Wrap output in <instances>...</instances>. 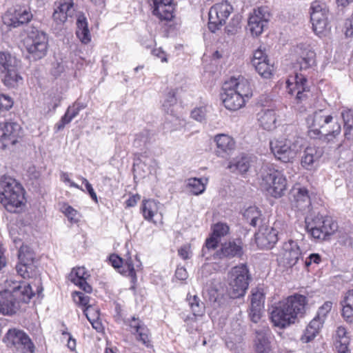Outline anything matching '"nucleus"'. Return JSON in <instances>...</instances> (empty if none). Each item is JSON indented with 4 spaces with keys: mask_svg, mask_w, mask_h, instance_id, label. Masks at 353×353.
<instances>
[{
    "mask_svg": "<svg viewBox=\"0 0 353 353\" xmlns=\"http://www.w3.org/2000/svg\"><path fill=\"white\" fill-rule=\"evenodd\" d=\"M79 112L77 105H73L72 106H70L63 115L67 119V120H65L66 122H70L72 119L78 115Z\"/></svg>",
    "mask_w": 353,
    "mask_h": 353,
    "instance_id": "338daca9",
    "label": "nucleus"
},
{
    "mask_svg": "<svg viewBox=\"0 0 353 353\" xmlns=\"http://www.w3.org/2000/svg\"><path fill=\"white\" fill-rule=\"evenodd\" d=\"M330 13L325 3L314 1L310 7V20L316 34H322L328 28Z\"/></svg>",
    "mask_w": 353,
    "mask_h": 353,
    "instance_id": "1a4fd4ad",
    "label": "nucleus"
},
{
    "mask_svg": "<svg viewBox=\"0 0 353 353\" xmlns=\"http://www.w3.org/2000/svg\"><path fill=\"white\" fill-rule=\"evenodd\" d=\"M296 53L298 57H307L309 61H315V52L312 50L310 46L306 44H299L296 46Z\"/></svg>",
    "mask_w": 353,
    "mask_h": 353,
    "instance_id": "c03bdc74",
    "label": "nucleus"
},
{
    "mask_svg": "<svg viewBox=\"0 0 353 353\" xmlns=\"http://www.w3.org/2000/svg\"><path fill=\"white\" fill-rule=\"evenodd\" d=\"M350 336L345 329L343 326H339L334 335V344L336 345H350Z\"/></svg>",
    "mask_w": 353,
    "mask_h": 353,
    "instance_id": "a18cd8bd",
    "label": "nucleus"
},
{
    "mask_svg": "<svg viewBox=\"0 0 353 353\" xmlns=\"http://www.w3.org/2000/svg\"><path fill=\"white\" fill-rule=\"evenodd\" d=\"M20 308V301L9 290L0 292V314L12 316Z\"/></svg>",
    "mask_w": 353,
    "mask_h": 353,
    "instance_id": "dca6fc26",
    "label": "nucleus"
},
{
    "mask_svg": "<svg viewBox=\"0 0 353 353\" xmlns=\"http://www.w3.org/2000/svg\"><path fill=\"white\" fill-rule=\"evenodd\" d=\"M343 120L344 136L347 140L353 139V110H345L341 112Z\"/></svg>",
    "mask_w": 353,
    "mask_h": 353,
    "instance_id": "72a5a7b5",
    "label": "nucleus"
},
{
    "mask_svg": "<svg viewBox=\"0 0 353 353\" xmlns=\"http://www.w3.org/2000/svg\"><path fill=\"white\" fill-rule=\"evenodd\" d=\"M19 343L16 347L18 352L21 353L35 352V345L27 334H25V337H23Z\"/></svg>",
    "mask_w": 353,
    "mask_h": 353,
    "instance_id": "79ce46f5",
    "label": "nucleus"
},
{
    "mask_svg": "<svg viewBox=\"0 0 353 353\" xmlns=\"http://www.w3.org/2000/svg\"><path fill=\"white\" fill-rule=\"evenodd\" d=\"M19 262L23 265L30 267L34 261V254L28 246L21 245L18 253Z\"/></svg>",
    "mask_w": 353,
    "mask_h": 353,
    "instance_id": "58836bf2",
    "label": "nucleus"
},
{
    "mask_svg": "<svg viewBox=\"0 0 353 353\" xmlns=\"http://www.w3.org/2000/svg\"><path fill=\"white\" fill-rule=\"evenodd\" d=\"M252 65L259 74L263 78L268 79L272 74L273 65L269 63L268 59V61H259Z\"/></svg>",
    "mask_w": 353,
    "mask_h": 353,
    "instance_id": "ea45409f",
    "label": "nucleus"
},
{
    "mask_svg": "<svg viewBox=\"0 0 353 353\" xmlns=\"http://www.w3.org/2000/svg\"><path fill=\"white\" fill-rule=\"evenodd\" d=\"M229 231V227L227 224L218 223L214 225L212 235L219 239L220 237L225 236Z\"/></svg>",
    "mask_w": 353,
    "mask_h": 353,
    "instance_id": "5fc2aeb1",
    "label": "nucleus"
},
{
    "mask_svg": "<svg viewBox=\"0 0 353 353\" xmlns=\"http://www.w3.org/2000/svg\"><path fill=\"white\" fill-rule=\"evenodd\" d=\"M241 242L229 241L221 244L220 249L214 253V257L220 259L241 257L243 254Z\"/></svg>",
    "mask_w": 353,
    "mask_h": 353,
    "instance_id": "aec40b11",
    "label": "nucleus"
},
{
    "mask_svg": "<svg viewBox=\"0 0 353 353\" xmlns=\"http://www.w3.org/2000/svg\"><path fill=\"white\" fill-rule=\"evenodd\" d=\"M176 92L174 90L169 91L165 96L163 103V110L170 114H174L173 107L176 104Z\"/></svg>",
    "mask_w": 353,
    "mask_h": 353,
    "instance_id": "37998d69",
    "label": "nucleus"
},
{
    "mask_svg": "<svg viewBox=\"0 0 353 353\" xmlns=\"http://www.w3.org/2000/svg\"><path fill=\"white\" fill-rule=\"evenodd\" d=\"M261 188L274 198L283 196L287 190L285 176L272 167L265 166L261 171Z\"/></svg>",
    "mask_w": 353,
    "mask_h": 353,
    "instance_id": "20e7f679",
    "label": "nucleus"
},
{
    "mask_svg": "<svg viewBox=\"0 0 353 353\" xmlns=\"http://www.w3.org/2000/svg\"><path fill=\"white\" fill-rule=\"evenodd\" d=\"M26 334V333L22 330L10 328L7 331L3 340L7 346L16 348L23 337H25Z\"/></svg>",
    "mask_w": 353,
    "mask_h": 353,
    "instance_id": "7c9ffc66",
    "label": "nucleus"
},
{
    "mask_svg": "<svg viewBox=\"0 0 353 353\" xmlns=\"http://www.w3.org/2000/svg\"><path fill=\"white\" fill-rule=\"evenodd\" d=\"M243 216L246 221L253 227H256L262 223L261 212L256 206H250L247 208Z\"/></svg>",
    "mask_w": 353,
    "mask_h": 353,
    "instance_id": "2f4dec72",
    "label": "nucleus"
},
{
    "mask_svg": "<svg viewBox=\"0 0 353 353\" xmlns=\"http://www.w3.org/2000/svg\"><path fill=\"white\" fill-rule=\"evenodd\" d=\"M5 287L4 290H9L15 297L21 296V301L24 303L29 302L34 295L30 285L25 282L6 280Z\"/></svg>",
    "mask_w": 353,
    "mask_h": 353,
    "instance_id": "a211bd4d",
    "label": "nucleus"
},
{
    "mask_svg": "<svg viewBox=\"0 0 353 353\" xmlns=\"http://www.w3.org/2000/svg\"><path fill=\"white\" fill-rule=\"evenodd\" d=\"M233 8L228 2L216 3L212 6L209 11L208 28L215 32L225 23L226 19L231 14Z\"/></svg>",
    "mask_w": 353,
    "mask_h": 353,
    "instance_id": "9d476101",
    "label": "nucleus"
},
{
    "mask_svg": "<svg viewBox=\"0 0 353 353\" xmlns=\"http://www.w3.org/2000/svg\"><path fill=\"white\" fill-rule=\"evenodd\" d=\"M321 261V256L316 253H313L309 255L308 257L303 260V265L305 267L310 266L312 263L319 264Z\"/></svg>",
    "mask_w": 353,
    "mask_h": 353,
    "instance_id": "e2e57ef3",
    "label": "nucleus"
},
{
    "mask_svg": "<svg viewBox=\"0 0 353 353\" xmlns=\"http://www.w3.org/2000/svg\"><path fill=\"white\" fill-rule=\"evenodd\" d=\"M14 104L13 99L8 95L0 94V117L8 111Z\"/></svg>",
    "mask_w": 353,
    "mask_h": 353,
    "instance_id": "49530a36",
    "label": "nucleus"
},
{
    "mask_svg": "<svg viewBox=\"0 0 353 353\" xmlns=\"http://www.w3.org/2000/svg\"><path fill=\"white\" fill-rule=\"evenodd\" d=\"M141 210L144 218L150 221L158 210L157 203L154 200H144Z\"/></svg>",
    "mask_w": 353,
    "mask_h": 353,
    "instance_id": "e433bc0d",
    "label": "nucleus"
},
{
    "mask_svg": "<svg viewBox=\"0 0 353 353\" xmlns=\"http://www.w3.org/2000/svg\"><path fill=\"white\" fill-rule=\"evenodd\" d=\"M294 201L300 210H303L310 204L308 191L305 188H294L292 192Z\"/></svg>",
    "mask_w": 353,
    "mask_h": 353,
    "instance_id": "c756f323",
    "label": "nucleus"
},
{
    "mask_svg": "<svg viewBox=\"0 0 353 353\" xmlns=\"http://www.w3.org/2000/svg\"><path fill=\"white\" fill-rule=\"evenodd\" d=\"M283 263L287 268H292L296 265L299 261L303 263V258L301 256V252L297 243L292 240H289L283 243Z\"/></svg>",
    "mask_w": 353,
    "mask_h": 353,
    "instance_id": "4468645a",
    "label": "nucleus"
},
{
    "mask_svg": "<svg viewBox=\"0 0 353 353\" xmlns=\"http://www.w3.org/2000/svg\"><path fill=\"white\" fill-rule=\"evenodd\" d=\"M26 43L30 59L37 61L47 54L48 39L45 32L33 28L29 32Z\"/></svg>",
    "mask_w": 353,
    "mask_h": 353,
    "instance_id": "0eeeda50",
    "label": "nucleus"
},
{
    "mask_svg": "<svg viewBox=\"0 0 353 353\" xmlns=\"http://www.w3.org/2000/svg\"><path fill=\"white\" fill-rule=\"evenodd\" d=\"M206 109L205 107H200L194 109L191 112V117L194 120L202 122L205 120Z\"/></svg>",
    "mask_w": 353,
    "mask_h": 353,
    "instance_id": "4d7b16f0",
    "label": "nucleus"
},
{
    "mask_svg": "<svg viewBox=\"0 0 353 353\" xmlns=\"http://www.w3.org/2000/svg\"><path fill=\"white\" fill-rule=\"evenodd\" d=\"M278 232L271 228H265L264 232L255 234V241L261 249H271L278 241Z\"/></svg>",
    "mask_w": 353,
    "mask_h": 353,
    "instance_id": "4be33fe9",
    "label": "nucleus"
},
{
    "mask_svg": "<svg viewBox=\"0 0 353 353\" xmlns=\"http://www.w3.org/2000/svg\"><path fill=\"white\" fill-rule=\"evenodd\" d=\"M317 334V332L314 330L312 327L310 328V327L307 325L304 331L303 334L301 337V341L303 343H309L314 339Z\"/></svg>",
    "mask_w": 353,
    "mask_h": 353,
    "instance_id": "bf43d9fd",
    "label": "nucleus"
},
{
    "mask_svg": "<svg viewBox=\"0 0 353 353\" xmlns=\"http://www.w3.org/2000/svg\"><path fill=\"white\" fill-rule=\"evenodd\" d=\"M263 308V306L250 305L249 317L252 322L256 323L260 321Z\"/></svg>",
    "mask_w": 353,
    "mask_h": 353,
    "instance_id": "603ef678",
    "label": "nucleus"
},
{
    "mask_svg": "<svg viewBox=\"0 0 353 353\" xmlns=\"http://www.w3.org/2000/svg\"><path fill=\"white\" fill-rule=\"evenodd\" d=\"M342 315L346 321L352 322L353 319V289L347 292L342 301Z\"/></svg>",
    "mask_w": 353,
    "mask_h": 353,
    "instance_id": "473e14b6",
    "label": "nucleus"
},
{
    "mask_svg": "<svg viewBox=\"0 0 353 353\" xmlns=\"http://www.w3.org/2000/svg\"><path fill=\"white\" fill-rule=\"evenodd\" d=\"M65 70V65L62 61H56L53 63L51 70L52 75L54 77L59 76Z\"/></svg>",
    "mask_w": 353,
    "mask_h": 353,
    "instance_id": "774afa93",
    "label": "nucleus"
},
{
    "mask_svg": "<svg viewBox=\"0 0 353 353\" xmlns=\"http://www.w3.org/2000/svg\"><path fill=\"white\" fill-rule=\"evenodd\" d=\"M302 145L303 139L293 137L271 141L270 148L276 159L288 163L296 157L297 153L301 150Z\"/></svg>",
    "mask_w": 353,
    "mask_h": 353,
    "instance_id": "423d86ee",
    "label": "nucleus"
},
{
    "mask_svg": "<svg viewBox=\"0 0 353 353\" xmlns=\"http://www.w3.org/2000/svg\"><path fill=\"white\" fill-rule=\"evenodd\" d=\"M223 90L224 92L221 94V99L226 109L236 111L245 105L248 100L230 90L228 84H223Z\"/></svg>",
    "mask_w": 353,
    "mask_h": 353,
    "instance_id": "f3484780",
    "label": "nucleus"
},
{
    "mask_svg": "<svg viewBox=\"0 0 353 353\" xmlns=\"http://www.w3.org/2000/svg\"><path fill=\"white\" fill-rule=\"evenodd\" d=\"M87 272L85 268L79 267L77 269H73L70 274V280L72 283H77V282L81 280L86 279Z\"/></svg>",
    "mask_w": 353,
    "mask_h": 353,
    "instance_id": "8fccbe9b",
    "label": "nucleus"
},
{
    "mask_svg": "<svg viewBox=\"0 0 353 353\" xmlns=\"http://www.w3.org/2000/svg\"><path fill=\"white\" fill-rule=\"evenodd\" d=\"M3 84L10 88H14L21 83L23 79L19 72V67L10 68L1 72Z\"/></svg>",
    "mask_w": 353,
    "mask_h": 353,
    "instance_id": "a878e982",
    "label": "nucleus"
},
{
    "mask_svg": "<svg viewBox=\"0 0 353 353\" xmlns=\"http://www.w3.org/2000/svg\"><path fill=\"white\" fill-rule=\"evenodd\" d=\"M224 84H228L230 90H234L236 94L248 100L252 95V88L249 81L242 77L239 78H231L229 81Z\"/></svg>",
    "mask_w": 353,
    "mask_h": 353,
    "instance_id": "5701e85b",
    "label": "nucleus"
},
{
    "mask_svg": "<svg viewBox=\"0 0 353 353\" xmlns=\"http://www.w3.org/2000/svg\"><path fill=\"white\" fill-rule=\"evenodd\" d=\"M250 167V158L245 154L237 157L231 161L228 168L232 172H238L243 174L248 171Z\"/></svg>",
    "mask_w": 353,
    "mask_h": 353,
    "instance_id": "cd10ccee",
    "label": "nucleus"
},
{
    "mask_svg": "<svg viewBox=\"0 0 353 353\" xmlns=\"http://www.w3.org/2000/svg\"><path fill=\"white\" fill-rule=\"evenodd\" d=\"M73 298L74 301L81 305L86 306L89 303V296H85L81 292H74L73 293Z\"/></svg>",
    "mask_w": 353,
    "mask_h": 353,
    "instance_id": "052dcab7",
    "label": "nucleus"
},
{
    "mask_svg": "<svg viewBox=\"0 0 353 353\" xmlns=\"http://www.w3.org/2000/svg\"><path fill=\"white\" fill-rule=\"evenodd\" d=\"M124 323L134 329L135 333L145 326L139 318H136L135 316H132L130 319L124 320Z\"/></svg>",
    "mask_w": 353,
    "mask_h": 353,
    "instance_id": "6e6d98bb",
    "label": "nucleus"
},
{
    "mask_svg": "<svg viewBox=\"0 0 353 353\" xmlns=\"http://www.w3.org/2000/svg\"><path fill=\"white\" fill-rule=\"evenodd\" d=\"M187 301H188V304L192 311L194 317L203 315L205 311V305L197 296H190L188 294L187 296Z\"/></svg>",
    "mask_w": 353,
    "mask_h": 353,
    "instance_id": "c9c22d12",
    "label": "nucleus"
},
{
    "mask_svg": "<svg viewBox=\"0 0 353 353\" xmlns=\"http://www.w3.org/2000/svg\"><path fill=\"white\" fill-rule=\"evenodd\" d=\"M258 115L260 125L263 129L272 130L276 128V117L273 109L263 110Z\"/></svg>",
    "mask_w": 353,
    "mask_h": 353,
    "instance_id": "bb28decb",
    "label": "nucleus"
},
{
    "mask_svg": "<svg viewBox=\"0 0 353 353\" xmlns=\"http://www.w3.org/2000/svg\"><path fill=\"white\" fill-rule=\"evenodd\" d=\"M152 13L160 20L170 21L174 17L172 0H153Z\"/></svg>",
    "mask_w": 353,
    "mask_h": 353,
    "instance_id": "412c9836",
    "label": "nucleus"
},
{
    "mask_svg": "<svg viewBox=\"0 0 353 353\" xmlns=\"http://www.w3.org/2000/svg\"><path fill=\"white\" fill-rule=\"evenodd\" d=\"M325 217L322 216H316L314 217L311 222H306V229L310 232L311 236L313 237V231L315 230H321L322 226H323L322 222L324 221Z\"/></svg>",
    "mask_w": 353,
    "mask_h": 353,
    "instance_id": "de8ad7c7",
    "label": "nucleus"
},
{
    "mask_svg": "<svg viewBox=\"0 0 353 353\" xmlns=\"http://www.w3.org/2000/svg\"><path fill=\"white\" fill-rule=\"evenodd\" d=\"M251 276L246 265L236 266L230 274L228 292L230 298L238 299L244 296L249 286Z\"/></svg>",
    "mask_w": 353,
    "mask_h": 353,
    "instance_id": "39448f33",
    "label": "nucleus"
},
{
    "mask_svg": "<svg viewBox=\"0 0 353 353\" xmlns=\"http://www.w3.org/2000/svg\"><path fill=\"white\" fill-rule=\"evenodd\" d=\"M56 4H58L56 9L60 10L61 12H63L67 14V15L72 16L73 13V1L72 0H60L59 2H57Z\"/></svg>",
    "mask_w": 353,
    "mask_h": 353,
    "instance_id": "09e8293b",
    "label": "nucleus"
},
{
    "mask_svg": "<svg viewBox=\"0 0 353 353\" xmlns=\"http://www.w3.org/2000/svg\"><path fill=\"white\" fill-rule=\"evenodd\" d=\"M32 17L28 5L16 3L8 9L3 17V21L5 25L10 28H18L30 21Z\"/></svg>",
    "mask_w": 353,
    "mask_h": 353,
    "instance_id": "6e6552de",
    "label": "nucleus"
},
{
    "mask_svg": "<svg viewBox=\"0 0 353 353\" xmlns=\"http://www.w3.org/2000/svg\"><path fill=\"white\" fill-rule=\"evenodd\" d=\"M332 307V302H330V301L325 302L324 304L321 307H319L316 316L321 318V319L325 320V316L329 313V312L331 310Z\"/></svg>",
    "mask_w": 353,
    "mask_h": 353,
    "instance_id": "680f3d73",
    "label": "nucleus"
},
{
    "mask_svg": "<svg viewBox=\"0 0 353 353\" xmlns=\"http://www.w3.org/2000/svg\"><path fill=\"white\" fill-rule=\"evenodd\" d=\"M323 154V149L316 147H307L304 150V154L301 159V165L310 169L312 165L318 161Z\"/></svg>",
    "mask_w": 353,
    "mask_h": 353,
    "instance_id": "b1692460",
    "label": "nucleus"
},
{
    "mask_svg": "<svg viewBox=\"0 0 353 353\" xmlns=\"http://www.w3.org/2000/svg\"><path fill=\"white\" fill-rule=\"evenodd\" d=\"M268 59L267 54L261 48H259L254 52L252 65L259 61H268Z\"/></svg>",
    "mask_w": 353,
    "mask_h": 353,
    "instance_id": "0e129e2a",
    "label": "nucleus"
},
{
    "mask_svg": "<svg viewBox=\"0 0 353 353\" xmlns=\"http://www.w3.org/2000/svg\"><path fill=\"white\" fill-rule=\"evenodd\" d=\"M151 139V133L148 130H143L136 135V138L134 140V147L143 150L146 148V145L150 143Z\"/></svg>",
    "mask_w": 353,
    "mask_h": 353,
    "instance_id": "4c0bfd02",
    "label": "nucleus"
},
{
    "mask_svg": "<svg viewBox=\"0 0 353 353\" xmlns=\"http://www.w3.org/2000/svg\"><path fill=\"white\" fill-rule=\"evenodd\" d=\"M216 145L215 153L218 157L227 158L235 149V141L230 136L225 134H217L214 137Z\"/></svg>",
    "mask_w": 353,
    "mask_h": 353,
    "instance_id": "6ab92c4d",
    "label": "nucleus"
},
{
    "mask_svg": "<svg viewBox=\"0 0 353 353\" xmlns=\"http://www.w3.org/2000/svg\"><path fill=\"white\" fill-rule=\"evenodd\" d=\"M187 187L190 191L194 195L202 194L205 189V185L203 182L202 179L199 178H190L187 181Z\"/></svg>",
    "mask_w": 353,
    "mask_h": 353,
    "instance_id": "a19ab883",
    "label": "nucleus"
},
{
    "mask_svg": "<svg viewBox=\"0 0 353 353\" xmlns=\"http://www.w3.org/2000/svg\"><path fill=\"white\" fill-rule=\"evenodd\" d=\"M322 223L323 226H322L321 230H315L313 231L314 239L325 240L327 236L332 234L337 230L336 223L334 222L330 217H325Z\"/></svg>",
    "mask_w": 353,
    "mask_h": 353,
    "instance_id": "393cba45",
    "label": "nucleus"
},
{
    "mask_svg": "<svg viewBox=\"0 0 353 353\" xmlns=\"http://www.w3.org/2000/svg\"><path fill=\"white\" fill-rule=\"evenodd\" d=\"M23 137V130L16 122H6L0 128V148L16 144Z\"/></svg>",
    "mask_w": 353,
    "mask_h": 353,
    "instance_id": "ddd939ff",
    "label": "nucleus"
},
{
    "mask_svg": "<svg viewBox=\"0 0 353 353\" xmlns=\"http://www.w3.org/2000/svg\"><path fill=\"white\" fill-rule=\"evenodd\" d=\"M68 17L70 16L67 15L65 13L64 14L63 12H61L60 10H58L57 9L54 10L52 14V18L57 24L63 23Z\"/></svg>",
    "mask_w": 353,
    "mask_h": 353,
    "instance_id": "69168bd1",
    "label": "nucleus"
},
{
    "mask_svg": "<svg viewBox=\"0 0 353 353\" xmlns=\"http://www.w3.org/2000/svg\"><path fill=\"white\" fill-rule=\"evenodd\" d=\"M306 296L295 294L280 301L272 310L270 318L274 326L285 328L295 323L305 310Z\"/></svg>",
    "mask_w": 353,
    "mask_h": 353,
    "instance_id": "f257e3e1",
    "label": "nucleus"
},
{
    "mask_svg": "<svg viewBox=\"0 0 353 353\" xmlns=\"http://www.w3.org/2000/svg\"><path fill=\"white\" fill-rule=\"evenodd\" d=\"M19 67V61L9 52H0V72H3L10 68Z\"/></svg>",
    "mask_w": 353,
    "mask_h": 353,
    "instance_id": "f704fd0d",
    "label": "nucleus"
},
{
    "mask_svg": "<svg viewBox=\"0 0 353 353\" xmlns=\"http://www.w3.org/2000/svg\"><path fill=\"white\" fill-rule=\"evenodd\" d=\"M76 34L83 43L90 41V34L88 27V22L84 14H79L77 19Z\"/></svg>",
    "mask_w": 353,
    "mask_h": 353,
    "instance_id": "c85d7f7f",
    "label": "nucleus"
},
{
    "mask_svg": "<svg viewBox=\"0 0 353 353\" xmlns=\"http://www.w3.org/2000/svg\"><path fill=\"white\" fill-rule=\"evenodd\" d=\"M137 334H138L137 340L141 341L143 344L147 347H150L151 345L149 337V330L146 326L137 332Z\"/></svg>",
    "mask_w": 353,
    "mask_h": 353,
    "instance_id": "13d9d810",
    "label": "nucleus"
},
{
    "mask_svg": "<svg viewBox=\"0 0 353 353\" xmlns=\"http://www.w3.org/2000/svg\"><path fill=\"white\" fill-rule=\"evenodd\" d=\"M286 83L288 92L291 94L296 93L295 99L298 103L305 101L311 95L307 79L303 74L296 73L294 77L288 79Z\"/></svg>",
    "mask_w": 353,
    "mask_h": 353,
    "instance_id": "f8f14e48",
    "label": "nucleus"
},
{
    "mask_svg": "<svg viewBox=\"0 0 353 353\" xmlns=\"http://www.w3.org/2000/svg\"><path fill=\"white\" fill-rule=\"evenodd\" d=\"M265 295L262 290L256 289L252 291L251 304L250 305L263 306L264 304Z\"/></svg>",
    "mask_w": 353,
    "mask_h": 353,
    "instance_id": "3c124183",
    "label": "nucleus"
},
{
    "mask_svg": "<svg viewBox=\"0 0 353 353\" xmlns=\"http://www.w3.org/2000/svg\"><path fill=\"white\" fill-rule=\"evenodd\" d=\"M309 125L308 134L312 139L324 137L328 141L332 140L341 133V125L333 123V117L325 110H319L307 119Z\"/></svg>",
    "mask_w": 353,
    "mask_h": 353,
    "instance_id": "f03ea898",
    "label": "nucleus"
},
{
    "mask_svg": "<svg viewBox=\"0 0 353 353\" xmlns=\"http://www.w3.org/2000/svg\"><path fill=\"white\" fill-rule=\"evenodd\" d=\"M270 339L271 331L268 327L256 330L254 339L255 353H274Z\"/></svg>",
    "mask_w": 353,
    "mask_h": 353,
    "instance_id": "2eb2a0df",
    "label": "nucleus"
},
{
    "mask_svg": "<svg viewBox=\"0 0 353 353\" xmlns=\"http://www.w3.org/2000/svg\"><path fill=\"white\" fill-rule=\"evenodd\" d=\"M24 190L14 179L4 176L0 181V203L6 210L12 213H17L24 205Z\"/></svg>",
    "mask_w": 353,
    "mask_h": 353,
    "instance_id": "7ed1b4c3",
    "label": "nucleus"
},
{
    "mask_svg": "<svg viewBox=\"0 0 353 353\" xmlns=\"http://www.w3.org/2000/svg\"><path fill=\"white\" fill-rule=\"evenodd\" d=\"M219 239L213 235L209 239H207L205 245L202 248V256H205L210 250H214L217 247Z\"/></svg>",
    "mask_w": 353,
    "mask_h": 353,
    "instance_id": "864d4df0",
    "label": "nucleus"
},
{
    "mask_svg": "<svg viewBox=\"0 0 353 353\" xmlns=\"http://www.w3.org/2000/svg\"><path fill=\"white\" fill-rule=\"evenodd\" d=\"M268 7H260L254 10L248 19V28L253 36L260 35L267 27L271 18Z\"/></svg>",
    "mask_w": 353,
    "mask_h": 353,
    "instance_id": "9b49d317",
    "label": "nucleus"
}]
</instances>
